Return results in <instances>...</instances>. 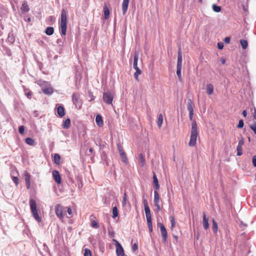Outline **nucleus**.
<instances>
[{"mask_svg":"<svg viewBox=\"0 0 256 256\" xmlns=\"http://www.w3.org/2000/svg\"><path fill=\"white\" fill-rule=\"evenodd\" d=\"M194 112H189V118L190 120H192L190 130V138L188 143L190 146H194L196 144V140L198 136L197 124L195 120H192Z\"/></svg>","mask_w":256,"mask_h":256,"instance_id":"1","label":"nucleus"},{"mask_svg":"<svg viewBox=\"0 0 256 256\" xmlns=\"http://www.w3.org/2000/svg\"><path fill=\"white\" fill-rule=\"evenodd\" d=\"M67 12L66 10L63 8L62 10L61 16H60V34L62 38L64 36H65L66 33L67 29Z\"/></svg>","mask_w":256,"mask_h":256,"instance_id":"2","label":"nucleus"},{"mask_svg":"<svg viewBox=\"0 0 256 256\" xmlns=\"http://www.w3.org/2000/svg\"><path fill=\"white\" fill-rule=\"evenodd\" d=\"M30 206L32 216L38 222H40L42 221V219L38 214L36 200L34 199L30 198Z\"/></svg>","mask_w":256,"mask_h":256,"instance_id":"3","label":"nucleus"},{"mask_svg":"<svg viewBox=\"0 0 256 256\" xmlns=\"http://www.w3.org/2000/svg\"><path fill=\"white\" fill-rule=\"evenodd\" d=\"M182 54L181 53L180 49H179L178 52V62L176 65V74L178 76H182L181 71L182 68Z\"/></svg>","mask_w":256,"mask_h":256,"instance_id":"4","label":"nucleus"},{"mask_svg":"<svg viewBox=\"0 0 256 256\" xmlns=\"http://www.w3.org/2000/svg\"><path fill=\"white\" fill-rule=\"evenodd\" d=\"M158 226L160 228L161 234L162 236V241L163 242H166L168 238L167 230L164 227V225L161 222H158Z\"/></svg>","mask_w":256,"mask_h":256,"instance_id":"5","label":"nucleus"},{"mask_svg":"<svg viewBox=\"0 0 256 256\" xmlns=\"http://www.w3.org/2000/svg\"><path fill=\"white\" fill-rule=\"evenodd\" d=\"M102 98L104 102L106 104H112L114 100V96L110 92H104Z\"/></svg>","mask_w":256,"mask_h":256,"instance_id":"6","label":"nucleus"},{"mask_svg":"<svg viewBox=\"0 0 256 256\" xmlns=\"http://www.w3.org/2000/svg\"><path fill=\"white\" fill-rule=\"evenodd\" d=\"M112 241L115 242L117 256H124V250L120 244L115 239H112Z\"/></svg>","mask_w":256,"mask_h":256,"instance_id":"7","label":"nucleus"},{"mask_svg":"<svg viewBox=\"0 0 256 256\" xmlns=\"http://www.w3.org/2000/svg\"><path fill=\"white\" fill-rule=\"evenodd\" d=\"M72 100L76 108H80L82 105V101L80 98L78 94L74 93L72 96Z\"/></svg>","mask_w":256,"mask_h":256,"instance_id":"8","label":"nucleus"},{"mask_svg":"<svg viewBox=\"0 0 256 256\" xmlns=\"http://www.w3.org/2000/svg\"><path fill=\"white\" fill-rule=\"evenodd\" d=\"M56 110L58 116L60 118H62L66 114L65 109L62 104H57L56 107Z\"/></svg>","mask_w":256,"mask_h":256,"instance_id":"9","label":"nucleus"},{"mask_svg":"<svg viewBox=\"0 0 256 256\" xmlns=\"http://www.w3.org/2000/svg\"><path fill=\"white\" fill-rule=\"evenodd\" d=\"M55 212L56 216L62 219L64 218L62 212V206L60 204H58L56 206Z\"/></svg>","mask_w":256,"mask_h":256,"instance_id":"10","label":"nucleus"},{"mask_svg":"<svg viewBox=\"0 0 256 256\" xmlns=\"http://www.w3.org/2000/svg\"><path fill=\"white\" fill-rule=\"evenodd\" d=\"M52 175L54 180L58 184H61L62 178L59 172L57 170H53L52 172Z\"/></svg>","mask_w":256,"mask_h":256,"instance_id":"11","label":"nucleus"},{"mask_svg":"<svg viewBox=\"0 0 256 256\" xmlns=\"http://www.w3.org/2000/svg\"><path fill=\"white\" fill-rule=\"evenodd\" d=\"M117 146L119 150L120 155L122 158V162L126 163L127 162V157L124 151L119 144H117Z\"/></svg>","mask_w":256,"mask_h":256,"instance_id":"12","label":"nucleus"},{"mask_svg":"<svg viewBox=\"0 0 256 256\" xmlns=\"http://www.w3.org/2000/svg\"><path fill=\"white\" fill-rule=\"evenodd\" d=\"M146 220H147V224L148 230L150 232H152L153 231L152 228V214H149L146 215Z\"/></svg>","mask_w":256,"mask_h":256,"instance_id":"13","label":"nucleus"},{"mask_svg":"<svg viewBox=\"0 0 256 256\" xmlns=\"http://www.w3.org/2000/svg\"><path fill=\"white\" fill-rule=\"evenodd\" d=\"M244 144L243 138L238 141V145L236 146L237 156H240L242 154V146Z\"/></svg>","mask_w":256,"mask_h":256,"instance_id":"14","label":"nucleus"},{"mask_svg":"<svg viewBox=\"0 0 256 256\" xmlns=\"http://www.w3.org/2000/svg\"><path fill=\"white\" fill-rule=\"evenodd\" d=\"M26 185L27 189H29L30 187V174L26 172L24 175Z\"/></svg>","mask_w":256,"mask_h":256,"instance_id":"15","label":"nucleus"},{"mask_svg":"<svg viewBox=\"0 0 256 256\" xmlns=\"http://www.w3.org/2000/svg\"><path fill=\"white\" fill-rule=\"evenodd\" d=\"M153 184L154 190H159L160 188V186L158 184V180L157 176L154 172H153Z\"/></svg>","mask_w":256,"mask_h":256,"instance_id":"16","label":"nucleus"},{"mask_svg":"<svg viewBox=\"0 0 256 256\" xmlns=\"http://www.w3.org/2000/svg\"><path fill=\"white\" fill-rule=\"evenodd\" d=\"M96 122L99 127H102L104 126L102 117L100 114H98L96 116Z\"/></svg>","mask_w":256,"mask_h":256,"instance_id":"17","label":"nucleus"},{"mask_svg":"<svg viewBox=\"0 0 256 256\" xmlns=\"http://www.w3.org/2000/svg\"><path fill=\"white\" fill-rule=\"evenodd\" d=\"M202 226L205 230H208L209 228L208 218L204 214H203Z\"/></svg>","mask_w":256,"mask_h":256,"instance_id":"18","label":"nucleus"},{"mask_svg":"<svg viewBox=\"0 0 256 256\" xmlns=\"http://www.w3.org/2000/svg\"><path fill=\"white\" fill-rule=\"evenodd\" d=\"M15 41V38L12 31L10 32L8 34V38L6 42H8L10 44H13Z\"/></svg>","mask_w":256,"mask_h":256,"instance_id":"19","label":"nucleus"},{"mask_svg":"<svg viewBox=\"0 0 256 256\" xmlns=\"http://www.w3.org/2000/svg\"><path fill=\"white\" fill-rule=\"evenodd\" d=\"M130 0H123L122 10L123 14H125L128 10Z\"/></svg>","mask_w":256,"mask_h":256,"instance_id":"20","label":"nucleus"},{"mask_svg":"<svg viewBox=\"0 0 256 256\" xmlns=\"http://www.w3.org/2000/svg\"><path fill=\"white\" fill-rule=\"evenodd\" d=\"M138 54L137 52H135L134 54V64H133V67L135 70L136 69L140 68L138 66Z\"/></svg>","mask_w":256,"mask_h":256,"instance_id":"21","label":"nucleus"},{"mask_svg":"<svg viewBox=\"0 0 256 256\" xmlns=\"http://www.w3.org/2000/svg\"><path fill=\"white\" fill-rule=\"evenodd\" d=\"M143 204L144 206V208L145 211L146 215L149 214L150 213V210L148 206L147 200L146 199H144L143 200Z\"/></svg>","mask_w":256,"mask_h":256,"instance_id":"22","label":"nucleus"},{"mask_svg":"<svg viewBox=\"0 0 256 256\" xmlns=\"http://www.w3.org/2000/svg\"><path fill=\"white\" fill-rule=\"evenodd\" d=\"M70 118H67L63 121L62 126L64 129H68L70 128Z\"/></svg>","mask_w":256,"mask_h":256,"instance_id":"23","label":"nucleus"},{"mask_svg":"<svg viewBox=\"0 0 256 256\" xmlns=\"http://www.w3.org/2000/svg\"><path fill=\"white\" fill-rule=\"evenodd\" d=\"M214 92V86L211 84H208L206 86V92L208 95L212 94Z\"/></svg>","mask_w":256,"mask_h":256,"instance_id":"24","label":"nucleus"},{"mask_svg":"<svg viewBox=\"0 0 256 256\" xmlns=\"http://www.w3.org/2000/svg\"><path fill=\"white\" fill-rule=\"evenodd\" d=\"M194 104L191 99L188 100L187 108L188 112H194Z\"/></svg>","mask_w":256,"mask_h":256,"instance_id":"25","label":"nucleus"},{"mask_svg":"<svg viewBox=\"0 0 256 256\" xmlns=\"http://www.w3.org/2000/svg\"><path fill=\"white\" fill-rule=\"evenodd\" d=\"M20 9L23 12H27L30 10V8L26 2H23Z\"/></svg>","mask_w":256,"mask_h":256,"instance_id":"26","label":"nucleus"},{"mask_svg":"<svg viewBox=\"0 0 256 256\" xmlns=\"http://www.w3.org/2000/svg\"><path fill=\"white\" fill-rule=\"evenodd\" d=\"M42 92L48 96H50L54 92L53 88H45L42 89Z\"/></svg>","mask_w":256,"mask_h":256,"instance_id":"27","label":"nucleus"},{"mask_svg":"<svg viewBox=\"0 0 256 256\" xmlns=\"http://www.w3.org/2000/svg\"><path fill=\"white\" fill-rule=\"evenodd\" d=\"M44 32L48 36H52L54 33V28L52 26H48L45 29Z\"/></svg>","mask_w":256,"mask_h":256,"instance_id":"28","label":"nucleus"},{"mask_svg":"<svg viewBox=\"0 0 256 256\" xmlns=\"http://www.w3.org/2000/svg\"><path fill=\"white\" fill-rule=\"evenodd\" d=\"M212 230L215 234H217L218 230V224L214 220H212Z\"/></svg>","mask_w":256,"mask_h":256,"instance_id":"29","label":"nucleus"},{"mask_svg":"<svg viewBox=\"0 0 256 256\" xmlns=\"http://www.w3.org/2000/svg\"><path fill=\"white\" fill-rule=\"evenodd\" d=\"M104 18L105 19H107L110 16V10L106 4H105L104 6Z\"/></svg>","mask_w":256,"mask_h":256,"instance_id":"30","label":"nucleus"},{"mask_svg":"<svg viewBox=\"0 0 256 256\" xmlns=\"http://www.w3.org/2000/svg\"><path fill=\"white\" fill-rule=\"evenodd\" d=\"M158 190H154V204L160 203V196L158 192Z\"/></svg>","mask_w":256,"mask_h":256,"instance_id":"31","label":"nucleus"},{"mask_svg":"<svg viewBox=\"0 0 256 256\" xmlns=\"http://www.w3.org/2000/svg\"><path fill=\"white\" fill-rule=\"evenodd\" d=\"M26 143L29 146H34L36 144L34 140L32 138H26L25 139Z\"/></svg>","mask_w":256,"mask_h":256,"instance_id":"32","label":"nucleus"},{"mask_svg":"<svg viewBox=\"0 0 256 256\" xmlns=\"http://www.w3.org/2000/svg\"><path fill=\"white\" fill-rule=\"evenodd\" d=\"M61 157L58 154H56L54 156V164H60Z\"/></svg>","mask_w":256,"mask_h":256,"instance_id":"33","label":"nucleus"},{"mask_svg":"<svg viewBox=\"0 0 256 256\" xmlns=\"http://www.w3.org/2000/svg\"><path fill=\"white\" fill-rule=\"evenodd\" d=\"M2 47L5 54L8 56H10L12 55V52L10 48L6 46H2Z\"/></svg>","mask_w":256,"mask_h":256,"instance_id":"34","label":"nucleus"},{"mask_svg":"<svg viewBox=\"0 0 256 256\" xmlns=\"http://www.w3.org/2000/svg\"><path fill=\"white\" fill-rule=\"evenodd\" d=\"M163 116L162 114H158V119L157 120V124L159 128H160L163 123Z\"/></svg>","mask_w":256,"mask_h":256,"instance_id":"35","label":"nucleus"},{"mask_svg":"<svg viewBox=\"0 0 256 256\" xmlns=\"http://www.w3.org/2000/svg\"><path fill=\"white\" fill-rule=\"evenodd\" d=\"M240 44H241V46L242 48V49L245 50L247 48L248 43V41L244 39H242L240 40Z\"/></svg>","mask_w":256,"mask_h":256,"instance_id":"36","label":"nucleus"},{"mask_svg":"<svg viewBox=\"0 0 256 256\" xmlns=\"http://www.w3.org/2000/svg\"><path fill=\"white\" fill-rule=\"evenodd\" d=\"M170 218L171 224L170 229L171 230H172L176 226V222L175 220L174 217V216H170Z\"/></svg>","mask_w":256,"mask_h":256,"instance_id":"37","label":"nucleus"},{"mask_svg":"<svg viewBox=\"0 0 256 256\" xmlns=\"http://www.w3.org/2000/svg\"><path fill=\"white\" fill-rule=\"evenodd\" d=\"M212 10L216 12H219L222 10L220 6H218L216 4H213L212 6Z\"/></svg>","mask_w":256,"mask_h":256,"instance_id":"38","label":"nucleus"},{"mask_svg":"<svg viewBox=\"0 0 256 256\" xmlns=\"http://www.w3.org/2000/svg\"><path fill=\"white\" fill-rule=\"evenodd\" d=\"M118 209L116 206H114L112 208V218H115L118 217Z\"/></svg>","mask_w":256,"mask_h":256,"instance_id":"39","label":"nucleus"},{"mask_svg":"<svg viewBox=\"0 0 256 256\" xmlns=\"http://www.w3.org/2000/svg\"><path fill=\"white\" fill-rule=\"evenodd\" d=\"M142 73V71L140 68H138L136 70V72L134 73V76L135 79L138 81V76L140 74Z\"/></svg>","mask_w":256,"mask_h":256,"instance_id":"40","label":"nucleus"},{"mask_svg":"<svg viewBox=\"0 0 256 256\" xmlns=\"http://www.w3.org/2000/svg\"><path fill=\"white\" fill-rule=\"evenodd\" d=\"M138 158H139L140 162L142 164V166H144V165L145 164V159H144V157L143 156V154H140L138 155Z\"/></svg>","mask_w":256,"mask_h":256,"instance_id":"41","label":"nucleus"},{"mask_svg":"<svg viewBox=\"0 0 256 256\" xmlns=\"http://www.w3.org/2000/svg\"><path fill=\"white\" fill-rule=\"evenodd\" d=\"M90 226L94 228H98L99 226L98 222L96 220H92L91 222Z\"/></svg>","mask_w":256,"mask_h":256,"instance_id":"42","label":"nucleus"},{"mask_svg":"<svg viewBox=\"0 0 256 256\" xmlns=\"http://www.w3.org/2000/svg\"><path fill=\"white\" fill-rule=\"evenodd\" d=\"M64 40H62V38H58L56 40V44H58L59 46L62 47L64 45Z\"/></svg>","mask_w":256,"mask_h":256,"instance_id":"43","label":"nucleus"},{"mask_svg":"<svg viewBox=\"0 0 256 256\" xmlns=\"http://www.w3.org/2000/svg\"><path fill=\"white\" fill-rule=\"evenodd\" d=\"M26 128L24 126H20L18 128V132L20 134H23L24 133Z\"/></svg>","mask_w":256,"mask_h":256,"instance_id":"44","label":"nucleus"},{"mask_svg":"<svg viewBox=\"0 0 256 256\" xmlns=\"http://www.w3.org/2000/svg\"><path fill=\"white\" fill-rule=\"evenodd\" d=\"M244 120L242 119L238 121V124L237 125V128H242L244 127Z\"/></svg>","mask_w":256,"mask_h":256,"instance_id":"45","label":"nucleus"},{"mask_svg":"<svg viewBox=\"0 0 256 256\" xmlns=\"http://www.w3.org/2000/svg\"><path fill=\"white\" fill-rule=\"evenodd\" d=\"M84 256H92V252L90 249L86 248L84 250Z\"/></svg>","mask_w":256,"mask_h":256,"instance_id":"46","label":"nucleus"},{"mask_svg":"<svg viewBox=\"0 0 256 256\" xmlns=\"http://www.w3.org/2000/svg\"><path fill=\"white\" fill-rule=\"evenodd\" d=\"M12 179L14 182L16 186H18L19 184V179L18 176H12Z\"/></svg>","mask_w":256,"mask_h":256,"instance_id":"47","label":"nucleus"},{"mask_svg":"<svg viewBox=\"0 0 256 256\" xmlns=\"http://www.w3.org/2000/svg\"><path fill=\"white\" fill-rule=\"evenodd\" d=\"M88 96L90 98V100H89L90 102H92L95 100L96 97L93 95V93L92 92H89Z\"/></svg>","mask_w":256,"mask_h":256,"instance_id":"48","label":"nucleus"},{"mask_svg":"<svg viewBox=\"0 0 256 256\" xmlns=\"http://www.w3.org/2000/svg\"><path fill=\"white\" fill-rule=\"evenodd\" d=\"M250 128L256 134V122H254V124L250 126Z\"/></svg>","mask_w":256,"mask_h":256,"instance_id":"49","label":"nucleus"},{"mask_svg":"<svg viewBox=\"0 0 256 256\" xmlns=\"http://www.w3.org/2000/svg\"><path fill=\"white\" fill-rule=\"evenodd\" d=\"M138 250V245L136 243H134L132 246V252H135Z\"/></svg>","mask_w":256,"mask_h":256,"instance_id":"50","label":"nucleus"},{"mask_svg":"<svg viewBox=\"0 0 256 256\" xmlns=\"http://www.w3.org/2000/svg\"><path fill=\"white\" fill-rule=\"evenodd\" d=\"M217 46L219 50H222L224 46V43L222 42H218L217 44Z\"/></svg>","mask_w":256,"mask_h":256,"instance_id":"51","label":"nucleus"},{"mask_svg":"<svg viewBox=\"0 0 256 256\" xmlns=\"http://www.w3.org/2000/svg\"><path fill=\"white\" fill-rule=\"evenodd\" d=\"M24 91L25 92V94L28 98H30L32 96V92H26V88H24Z\"/></svg>","mask_w":256,"mask_h":256,"instance_id":"52","label":"nucleus"},{"mask_svg":"<svg viewBox=\"0 0 256 256\" xmlns=\"http://www.w3.org/2000/svg\"><path fill=\"white\" fill-rule=\"evenodd\" d=\"M48 20L51 22L50 24H52L55 22V19L53 16H50L48 18Z\"/></svg>","mask_w":256,"mask_h":256,"instance_id":"53","label":"nucleus"},{"mask_svg":"<svg viewBox=\"0 0 256 256\" xmlns=\"http://www.w3.org/2000/svg\"><path fill=\"white\" fill-rule=\"evenodd\" d=\"M224 40L226 44H228L230 41V36L226 37Z\"/></svg>","mask_w":256,"mask_h":256,"instance_id":"54","label":"nucleus"},{"mask_svg":"<svg viewBox=\"0 0 256 256\" xmlns=\"http://www.w3.org/2000/svg\"><path fill=\"white\" fill-rule=\"evenodd\" d=\"M252 162L254 167H256V156H253L252 158Z\"/></svg>","mask_w":256,"mask_h":256,"instance_id":"55","label":"nucleus"},{"mask_svg":"<svg viewBox=\"0 0 256 256\" xmlns=\"http://www.w3.org/2000/svg\"><path fill=\"white\" fill-rule=\"evenodd\" d=\"M127 198H122V204L123 206H125L126 204Z\"/></svg>","mask_w":256,"mask_h":256,"instance_id":"56","label":"nucleus"},{"mask_svg":"<svg viewBox=\"0 0 256 256\" xmlns=\"http://www.w3.org/2000/svg\"><path fill=\"white\" fill-rule=\"evenodd\" d=\"M154 206L157 208L158 212H160L161 210V208L159 203L154 204Z\"/></svg>","mask_w":256,"mask_h":256,"instance_id":"57","label":"nucleus"},{"mask_svg":"<svg viewBox=\"0 0 256 256\" xmlns=\"http://www.w3.org/2000/svg\"><path fill=\"white\" fill-rule=\"evenodd\" d=\"M33 114H34V117H38L39 116V112L37 110H34L33 112Z\"/></svg>","mask_w":256,"mask_h":256,"instance_id":"58","label":"nucleus"},{"mask_svg":"<svg viewBox=\"0 0 256 256\" xmlns=\"http://www.w3.org/2000/svg\"><path fill=\"white\" fill-rule=\"evenodd\" d=\"M67 212L69 215H71L72 214V210L70 207L67 208Z\"/></svg>","mask_w":256,"mask_h":256,"instance_id":"59","label":"nucleus"},{"mask_svg":"<svg viewBox=\"0 0 256 256\" xmlns=\"http://www.w3.org/2000/svg\"><path fill=\"white\" fill-rule=\"evenodd\" d=\"M109 236L110 238H114V237L115 236V234H114V232L112 231V232H109Z\"/></svg>","mask_w":256,"mask_h":256,"instance_id":"60","label":"nucleus"},{"mask_svg":"<svg viewBox=\"0 0 256 256\" xmlns=\"http://www.w3.org/2000/svg\"><path fill=\"white\" fill-rule=\"evenodd\" d=\"M242 114L243 116L246 118L247 116V112L246 110H244L242 112Z\"/></svg>","mask_w":256,"mask_h":256,"instance_id":"61","label":"nucleus"},{"mask_svg":"<svg viewBox=\"0 0 256 256\" xmlns=\"http://www.w3.org/2000/svg\"><path fill=\"white\" fill-rule=\"evenodd\" d=\"M254 118L256 120V108L254 107V112L253 114Z\"/></svg>","mask_w":256,"mask_h":256,"instance_id":"62","label":"nucleus"},{"mask_svg":"<svg viewBox=\"0 0 256 256\" xmlns=\"http://www.w3.org/2000/svg\"><path fill=\"white\" fill-rule=\"evenodd\" d=\"M221 62L222 64H226V60L224 58H222L220 59Z\"/></svg>","mask_w":256,"mask_h":256,"instance_id":"63","label":"nucleus"},{"mask_svg":"<svg viewBox=\"0 0 256 256\" xmlns=\"http://www.w3.org/2000/svg\"><path fill=\"white\" fill-rule=\"evenodd\" d=\"M24 20L27 22H30L31 21V18H30L28 17V18H25L24 19Z\"/></svg>","mask_w":256,"mask_h":256,"instance_id":"64","label":"nucleus"}]
</instances>
